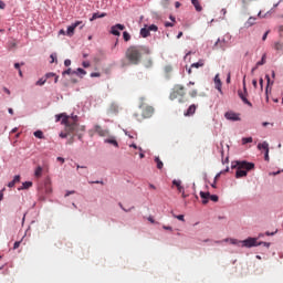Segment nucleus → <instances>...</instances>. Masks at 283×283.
<instances>
[{
    "mask_svg": "<svg viewBox=\"0 0 283 283\" xmlns=\"http://www.w3.org/2000/svg\"><path fill=\"white\" fill-rule=\"evenodd\" d=\"M56 122L62 120V125L65 126L64 133H60V138H67L69 136H73L78 132V116L72 115L69 116L65 113L55 116Z\"/></svg>",
    "mask_w": 283,
    "mask_h": 283,
    "instance_id": "obj_1",
    "label": "nucleus"
},
{
    "mask_svg": "<svg viewBox=\"0 0 283 283\" xmlns=\"http://www.w3.org/2000/svg\"><path fill=\"white\" fill-rule=\"evenodd\" d=\"M144 54H149V49L143 45H130L125 52V56L132 65H138Z\"/></svg>",
    "mask_w": 283,
    "mask_h": 283,
    "instance_id": "obj_2",
    "label": "nucleus"
},
{
    "mask_svg": "<svg viewBox=\"0 0 283 283\" xmlns=\"http://www.w3.org/2000/svg\"><path fill=\"white\" fill-rule=\"evenodd\" d=\"M231 168L237 169L235 178H244L248 171L255 169V164L249 161H232Z\"/></svg>",
    "mask_w": 283,
    "mask_h": 283,
    "instance_id": "obj_3",
    "label": "nucleus"
},
{
    "mask_svg": "<svg viewBox=\"0 0 283 283\" xmlns=\"http://www.w3.org/2000/svg\"><path fill=\"white\" fill-rule=\"evenodd\" d=\"M186 94L187 93L185 92V86L181 84H177L170 92L169 98L170 101H176V98H180L179 103H182V98H185Z\"/></svg>",
    "mask_w": 283,
    "mask_h": 283,
    "instance_id": "obj_4",
    "label": "nucleus"
},
{
    "mask_svg": "<svg viewBox=\"0 0 283 283\" xmlns=\"http://www.w3.org/2000/svg\"><path fill=\"white\" fill-rule=\"evenodd\" d=\"M238 96L243 101L244 105H249V107H253V104L247 98L249 93L247 92V82L243 81V92L238 91Z\"/></svg>",
    "mask_w": 283,
    "mask_h": 283,
    "instance_id": "obj_5",
    "label": "nucleus"
},
{
    "mask_svg": "<svg viewBox=\"0 0 283 283\" xmlns=\"http://www.w3.org/2000/svg\"><path fill=\"white\" fill-rule=\"evenodd\" d=\"M78 25H81L80 30H83V28H85V24L83 23V21H76L67 28L66 35L74 36V31L76 30V28H78Z\"/></svg>",
    "mask_w": 283,
    "mask_h": 283,
    "instance_id": "obj_6",
    "label": "nucleus"
},
{
    "mask_svg": "<svg viewBox=\"0 0 283 283\" xmlns=\"http://www.w3.org/2000/svg\"><path fill=\"white\" fill-rule=\"evenodd\" d=\"M242 247H245L247 249H251V247H258V239L255 238H248L243 241H240Z\"/></svg>",
    "mask_w": 283,
    "mask_h": 283,
    "instance_id": "obj_7",
    "label": "nucleus"
},
{
    "mask_svg": "<svg viewBox=\"0 0 283 283\" xmlns=\"http://www.w3.org/2000/svg\"><path fill=\"white\" fill-rule=\"evenodd\" d=\"M227 48H229V42L226 39H218L213 46L214 50H227Z\"/></svg>",
    "mask_w": 283,
    "mask_h": 283,
    "instance_id": "obj_8",
    "label": "nucleus"
},
{
    "mask_svg": "<svg viewBox=\"0 0 283 283\" xmlns=\"http://www.w3.org/2000/svg\"><path fill=\"white\" fill-rule=\"evenodd\" d=\"M125 30V24L117 23L111 28V34L120 36V31Z\"/></svg>",
    "mask_w": 283,
    "mask_h": 283,
    "instance_id": "obj_9",
    "label": "nucleus"
},
{
    "mask_svg": "<svg viewBox=\"0 0 283 283\" xmlns=\"http://www.w3.org/2000/svg\"><path fill=\"white\" fill-rule=\"evenodd\" d=\"M94 129L95 134H98V136L105 137L109 135V130L103 129L99 125H95Z\"/></svg>",
    "mask_w": 283,
    "mask_h": 283,
    "instance_id": "obj_10",
    "label": "nucleus"
},
{
    "mask_svg": "<svg viewBox=\"0 0 283 283\" xmlns=\"http://www.w3.org/2000/svg\"><path fill=\"white\" fill-rule=\"evenodd\" d=\"M224 117L227 118V120H240V115L234 112H227L224 114Z\"/></svg>",
    "mask_w": 283,
    "mask_h": 283,
    "instance_id": "obj_11",
    "label": "nucleus"
},
{
    "mask_svg": "<svg viewBox=\"0 0 283 283\" xmlns=\"http://www.w3.org/2000/svg\"><path fill=\"white\" fill-rule=\"evenodd\" d=\"M154 115V107L151 106H146L143 111V116L144 118H151V116Z\"/></svg>",
    "mask_w": 283,
    "mask_h": 283,
    "instance_id": "obj_12",
    "label": "nucleus"
},
{
    "mask_svg": "<svg viewBox=\"0 0 283 283\" xmlns=\"http://www.w3.org/2000/svg\"><path fill=\"white\" fill-rule=\"evenodd\" d=\"M214 85H216V90H218V92H220V94H222V81H220L219 74H217L214 76Z\"/></svg>",
    "mask_w": 283,
    "mask_h": 283,
    "instance_id": "obj_13",
    "label": "nucleus"
},
{
    "mask_svg": "<svg viewBox=\"0 0 283 283\" xmlns=\"http://www.w3.org/2000/svg\"><path fill=\"white\" fill-rule=\"evenodd\" d=\"M172 185L175 187H177V190L179 191V193H184L185 192V187H182V181L180 180H172Z\"/></svg>",
    "mask_w": 283,
    "mask_h": 283,
    "instance_id": "obj_14",
    "label": "nucleus"
},
{
    "mask_svg": "<svg viewBox=\"0 0 283 283\" xmlns=\"http://www.w3.org/2000/svg\"><path fill=\"white\" fill-rule=\"evenodd\" d=\"M197 108L198 106H196V104L190 105L187 112L185 113V116H193V114H196Z\"/></svg>",
    "mask_w": 283,
    "mask_h": 283,
    "instance_id": "obj_15",
    "label": "nucleus"
},
{
    "mask_svg": "<svg viewBox=\"0 0 283 283\" xmlns=\"http://www.w3.org/2000/svg\"><path fill=\"white\" fill-rule=\"evenodd\" d=\"M44 191L45 193H52V181L50 179L44 182Z\"/></svg>",
    "mask_w": 283,
    "mask_h": 283,
    "instance_id": "obj_16",
    "label": "nucleus"
},
{
    "mask_svg": "<svg viewBox=\"0 0 283 283\" xmlns=\"http://www.w3.org/2000/svg\"><path fill=\"white\" fill-rule=\"evenodd\" d=\"M197 12H202V6L199 0H190Z\"/></svg>",
    "mask_w": 283,
    "mask_h": 283,
    "instance_id": "obj_17",
    "label": "nucleus"
},
{
    "mask_svg": "<svg viewBox=\"0 0 283 283\" xmlns=\"http://www.w3.org/2000/svg\"><path fill=\"white\" fill-rule=\"evenodd\" d=\"M209 196H211V193L209 192H200V198H202V205H207L209 202Z\"/></svg>",
    "mask_w": 283,
    "mask_h": 283,
    "instance_id": "obj_18",
    "label": "nucleus"
},
{
    "mask_svg": "<svg viewBox=\"0 0 283 283\" xmlns=\"http://www.w3.org/2000/svg\"><path fill=\"white\" fill-rule=\"evenodd\" d=\"M18 182H21V176L19 175L14 176L13 180L8 184V187L12 189Z\"/></svg>",
    "mask_w": 283,
    "mask_h": 283,
    "instance_id": "obj_19",
    "label": "nucleus"
},
{
    "mask_svg": "<svg viewBox=\"0 0 283 283\" xmlns=\"http://www.w3.org/2000/svg\"><path fill=\"white\" fill-rule=\"evenodd\" d=\"M273 48H274V50H275L276 52H283V42H280V41L274 42Z\"/></svg>",
    "mask_w": 283,
    "mask_h": 283,
    "instance_id": "obj_20",
    "label": "nucleus"
},
{
    "mask_svg": "<svg viewBox=\"0 0 283 283\" xmlns=\"http://www.w3.org/2000/svg\"><path fill=\"white\" fill-rule=\"evenodd\" d=\"M252 25H255V18L250 17V18L248 19V21L245 22L244 27H245V28H251Z\"/></svg>",
    "mask_w": 283,
    "mask_h": 283,
    "instance_id": "obj_21",
    "label": "nucleus"
},
{
    "mask_svg": "<svg viewBox=\"0 0 283 283\" xmlns=\"http://www.w3.org/2000/svg\"><path fill=\"white\" fill-rule=\"evenodd\" d=\"M149 29H147V27L145 25V28L140 29V35L143 36V39H147V36H149Z\"/></svg>",
    "mask_w": 283,
    "mask_h": 283,
    "instance_id": "obj_22",
    "label": "nucleus"
},
{
    "mask_svg": "<svg viewBox=\"0 0 283 283\" xmlns=\"http://www.w3.org/2000/svg\"><path fill=\"white\" fill-rule=\"evenodd\" d=\"M191 67H196V69H198V67H205V60H199L198 62L192 63V64H191Z\"/></svg>",
    "mask_w": 283,
    "mask_h": 283,
    "instance_id": "obj_23",
    "label": "nucleus"
},
{
    "mask_svg": "<svg viewBox=\"0 0 283 283\" xmlns=\"http://www.w3.org/2000/svg\"><path fill=\"white\" fill-rule=\"evenodd\" d=\"M164 70L166 72V74H168V78H171V73L174 72V66L167 65V66H165Z\"/></svg>",
    "mask_w": 283,
    "mask_h": 283,
    "instance_id": "obj_24",
    "label": "nucleus"
},
{
    "mask_svg": "<svg viewBox=\"0 0 283 283\" xmlns=\"http://www.w3.org/2000/svg\"><path fill=\"white\" fill-rule=\"evenodd\" d=\"M258 149H264V151H269V143L263 142L258 145Z\"/></svg>",
    "mask_w": 283,
    "mask_h": 283,
    "instance_id": "obj_25",
    "label": "nucleus"
},
{
    "mask_svg": "<svg viewBox=\"0 0 283 283\" xmlns=\"http://www.w3.org/2000/svg\"><path fill=\"white\" fill-rule=\"evenodd\" d=\"M30 187H32V181H25L22 184V187L18 189L19 191H22L23 189H30Z\"/></svg>",
    "mask_w": 283,
    "mask_h": 283,
    "instance_id": "obj_26",
    "label": "nucleus"
},
{
    "mask_svg": "<svg viewBox=\"0 0 283 283\" xmlns=\"http://www.w3.org/2000/svg\"><path fill=\"white\" fill-rule=\"evenodd\" d=\"M155 163L157 165V169H163V167H165V164H163V160H160V157H155Z\"/></svg>",
    "mask_w": 283,
    "mask_h": 283,
    "instance_id": "obj_27",
    "label": "nucleus"
},
{
    "mask_svg": "<svg viewBox=\"0 0 283 283\" xmlns=\"http://www.w3.org/2000/svg\"><path fill=\"white\" fill-rule=\"evenodd\" d=\"M105 13H93L92 18L90 19V21H96V19H103V17H105Z\"/></svg>",
    "mask_w": 283,
    "mask_h": 283,
    "instance_id": "obj_28",
    "label": "nucleus"
},
{
    "mask_svg": "<svg viewBox=\"0 0 283 283\" xmlns=\"http://www.w3.org/2000/svg\"><path fill=\"white\" fill-rule=\"evenodd\" d=\"M105 143H108L109 145H113L114 147H118V142L114 137L105 139Z\"/></svg>",
    "mask_w": 283,
    "mask_h": 283,
    "instance_id": "obj_29",
    "label": "nucleus"
},
{
    "mask_svg": "<svg viewBox=\"0 0 283 283\" xmlns=\"http://www.w3.org/2000/svg\"><path fill=\"white\" fill-rule=\"evenodd\" d=\"M42 175H43V168L41 166H39L35 169L34 176H35V178H41Z\"/></svg>",
    "mask_w": 283,
    "mask_h": 283,
    "instance_id": "obj_30",
    "label": "nucleus"
},
{
    "mask_svg": "<svg viewBox=\"0 0 283 283\" xmlns=\"http://www.w3.org/2000/svg\"><path fill=\"white\" fill-rule=\"evenodd\" d=\"M266 63V53L262 55L261 61L256 62V67H260V65H264Z\"/></svg>",
    "mask_w": 283,
    "mask_h": 283,
    "instance_id": "obj_31",
    "label": "nucleus"
},
{
    "mask_svg": "<svg viewBox=\"0 0 283 283\" xmlns=\"http://www.w3.org/2000/svg\"><path fill=\"white\" fill-rule=\"evenodd\" d=\"M265 78L268 81V85H266V88H265V94L269 95V86L273 85V81L271 82V77L269 75H265Z\"/></svg>",
    "mask_w": 283,
    "mask_h": 283,
    "instance_id": "obj_32",
    "label": "nucleus"
},
{
    "mask_svg": "<svg viewBox=\"0 0 283 283\" xmlns=\"http://www.w3.org/2000/svg\"><path fill=\"white\" fill-rule=\"evenodd\" d=\"M123 39H124V41H130L132 40V35L129 34V32H127V31H124L123 32Z\"/></svg>",
    "mask_w": 283,
    "mask_h": 283,
    "instance_id": "obj_33",
    "label": "nucleus"
},
{
    "mask_svg": "<svg viewBox=\"0 0 283 283\" xmlns=\"http://www.w3.org/2000/svg\"><path fill=\"white\" fill-rule=\"evenodd\" d=\"M146 28L148 29V32H158V27L156 24H151Z\"/></svg>",
    "mask_w": 283,
    "mask_h": 283,
    "instance_id": "obj_34",
    "label": "nucleus"
},
{
    "mask_svg": "<svg viewBox=\"0 0 283 283\" xmlns=\"http://www.w3.org/2000/svg\"><path fill=\"white\" fill-rule=\"evenodd\" d=\"M249 143H253V137H244V138H242V145H247Z\"/></svg>",
    "mask_w": 283,
    "mask_h": 283,
    "instance_id": "obj_35",
    "label": "nucleus"
},
{
    "mask_svg": "<svg viewBox=\"0 0 283 283\" xmlns=\"http://www.w3.org/2000/svg\"><path fill=\"white\" fill-rule=\"evenodd\" d=\"M33 135L35 136V138H40V139H43V133L41 130H36L33 133Z\"/></svg>",
    "mask_w": 283,
    "mask_h": 283,
    "instance_id": "obj_36",
    "label": "nucleus"
},
{
    "mask_svg": "<svg viewBox=\"0 0 283 283\" xmlns=\"http://www.w3.org/2000/svg\"><path fill=\"white\" fill-rule=\"evenodd\" d=\"M189 96H190L191 98H196V96H198V90H192V91H190V92H189Z\"/></svg>",
    "mask_w": 283,
    "mask_h": 283,
    "instance_id": "obj_37",
    "label": "nucleus"
},
{
    "mask_svg": "<svg viewBox=\"0 0 283 283\" xmlns=\"http://www.w3.org/2000/svg\"><path fill=\"white\" fill-rule=\"evenodd\" d=\"M46 81H48V80L40 78V80L35 83V85H38V86L41 87V86L45 85Z\"/></svg>",
    "mask_w": 283,
    "mask_h": 283,
    "instance_id": "obj_38",
    "label": "nucleus"
},
{
    "mask_svg": "<svg viewBox=\"0 0 283 283\" xmlns=\"http://www.w3.org/2000/svg\"><path fill=\"white\" fill-rule=\"evenodd\" d=\"M209 199H210L212 202H218V200H219L218 195H210V196H209Z\"/></svg>",
    "mask_w": 283,
    "mask_h": 283,
    "instance_id": "obj_39",
    "label": "nucleus"
},
{
    "mask_svg": "<svg viewBox=\"0 0 283 283\" xmlns=\"http://www.w3.org/2000/svg\"><path fill=\"white\" fill-rule=\"evenodd\" d=\"M277 32H279V36L282 39L283 38V25H279Z\"/></svg>",
    "mask_w": 283,
    "mask_h": 283,
    "instance_id": "obj_40",
    "label": "nucleus"
},
{
    "mask_svg": "<svg viewBox=\"0 0 283 283\" xmlns=\"http://www.w3.org/2000/svg\"><path fill=\"white\" fill-rule=\"evenodd\" d=\"M174 218H176L177 220H180L181 222H185V216L184 214L174 216Z\"/></svg>",
    "mask_w": 283,
    "mask_h": 283,
    "instance_id": "obj_41",
    "label": "nucleus"
},
{
    "mask_svg": "<svg viewBox=\"0 0 283 283\" xmlns=\"http://www.w3.org/2000/svg\"><path fill=\"white\" fill-rule=\"evenodd\" d=\"M21 247V241H15L13 244V249L17 250Z\"/></svg>",
    "mask_w": 283,
    "mask_h": 283,
    "instance_id": "obj_42",
    "label": "nucleus"
},
{
    "mask_svg": "<svg viewBox=\"0 0 283 283\" xmlns=\"http://www.w3.org/2000/svg\"><path fill=\"white\" fill-rule=\"evenodd\" d=\"M259 84H260L261 92H262V90H264V80L262 77L259 80Z\"/></svg>",
    "mask_w": 283,
    "mask_h": 283,
    "instance_id": "obj_43",
    "label": "nucleus"
},
{
    "mask_svg": "<svg viewBox=\"0 0 283 283\" xmlns=\"http://www.w3.org/2000/svg\"><path fill=\"white\" fill-rule=\"evenodd\" d=\"M76 74H83V75H85V74H87V72H85V70H83V69H77Z\"/></svg>",
    "mask_w": 283,
    "mask_h": 283,
    "instance_id": "obj_44",
    "label": "nucleus"
},
{
    "mask_svg": "<svg viewBox=\"0 0 283 283\" xmlns=\"http://www.w3.org/2000/svg\"><path fill=\"white\" fill-rule=\"evenodd\" d=\"M64 65H65V67H70V65H72V61L71 60H65Z\"/></svg>",
    "mask_w": 283,
    "mask_h": 283,
    "instance_id": "obj_45",
    "label": "nucleus"
},
{
    "mask_svg": "<svg viewBox=\"0 0 283 283\" xmlns=\"http://www.w3.org/2000/svg\"><path fill=\"white\" fill-rule=\"evenodd\" d=\"M54 76H56V74H54V73H46V74H45V77H46V78H52V77H54Z\"/></svg>",
    "mask_w": 283,
    "mask_h": 283,
    "instance_id": "obj_46",
    "label": "nucleus"
},
{
    "mask_svg": "<svg viewBox=\"0 0 283 283\" xmlns=\"http://www.w3.org/2000/svg\"><path fill=\"white\" fill-rule=\"evenodd\" d=\"M101 76V73H91L92 78H98Z\"/></svg>",
    "mask_w": 283,
    "mask_h": 283,
    "instance_id": "obj_47",
    "label": "nucleus"
},
{
    "mask_svg": "<svg viewBox=\"0 0 283 283\" xmlns=\"http://www.w3.org/2000/svg\"><path fill=\"white\" fill-rule=\"evenodd\" d=\"M270 32H271V31L268 30V31L263 34L262 41H265V40H266V38L269 36Z\"/></svg>",
    "mask_w": 283,
    "mask_h": 283,
    "instance_id": "obj_48",
    "label": "nucleus"
},
{
    "mask_svg": "<svg viewBox=\"0 0 283 283\" xmlns=\"http://www.w3.org/2000/svg\"><path fill=\"white\" fill-rule=\"evenodd\" d=\"M74 135L75 134H73L72 137L67 140V145H73V143H74Z\"/></svg>",
    "mask_w": 283,
    "mask_h": 283,
    "instance_id": "obj_49",
    "label": "nucleus"
},
{
    "mask_svg": "<svg viewBox=\"0 0 283 283\" xmlns=\"http://www.w3.org/2000/svg\"><path fill=\"white\" fill-rule=\"evenodd\" d=\"M0 10H6V2L0 0Z\"/></svg>",
    "mask_w": 283,
    "mask_h": 283,
    "instance_id": "obj_50",
    "label": "nucleus"
},
{
    "mask_svg": "<svg viewBox=\"0 0 283 283\" xmlns=\"http://www.w3.org/2000/svg\"><path fill=\"white\" fill-rule=\"evenodd\" d=\"M220 176H222V172H218L214 177V182H218V180L220 179Z\"/></svg>",
    "mask_w": 283,
    "mask_h": 283,
    "instance_id": "obj_51",
    "label": "nucleus"
},
{
    "mask_svg": "<svg viewBox=\"0 0 283 283\" xmlns=\"http://www.w3.org/2000/svg\"><path fill=\"white\" fill-rule=\"evenodd\" d=\"M62 74H63V76H65V74H67V75L72 74V69H67Z\"/></svg>",
    "mask_w": 283,
    "mask_h": 283,
    "instance_id": "obj_52",
    "label": "nucleus"
},
{
    "mask_svg": "<svg viewBox=\"0 0 283 283\" xmlns=\"http://www.w3.org/2000/svg\"><path fill=\"white\" fill-rule=\"evenodd\" d=\"M165 27H166V28H174V23H172V22H166V23H165Z\"/></svg>",
    "mask_w": 283,
    "mask_h": 283,
    "instance_id": "obj_53",
    "label": "nucleus"
},
{
    "mask_svg": "<svg viewBox=\"0 0 283 283\" xmlns=\"http://www.w3.org/2000/svg\"><path fill=\"white\" fill-rule=\"evenodd\" d=\"M82 65H83V67H90L91 64H90V62L85 61L82 63Z\"/></svg>",
    "mask_w": 283,
    "mask_h": 283,
    "instance_id": "obj_54",
    "label": "nucleus"
},
{
    "mask_svg": "<svg viewBox=\"0 0 283 283\" xmlns=\"http://www.w3.org/2000/svg\"><path fill=\"white\" fill-rule=\"evenodd\" d=\"M231 242H232V244H242L241 241H238L235 239H232Z\"/></svg>",
    "mask_w": 283,
    "mask_h": 283,
    "instance_id": "obj_55",
    "label": "nucleus"
},
{
    "mask_svg": "<svg viewBox=\"0 0 283 283\" xmlns=\"http://www.w3.org/2000/svg\"><path fill=\"white\" fill-rule=\"evenodd\" d=\"M56 61V56L54 54H51V63H54Z\"/></svg>",
    "mask_w": 283,
    "mask_h": 283,
    "instance_id": "obj_56",
    "label": "nucleus"
},
{
    "mask_svg": "<svg viewBox=\"0 0 283 283\" xmlns=\"http://www.w3.org/2000/svg\"><path fill=\"white\" fill-rule=\"evenodd\" d=\"M260 244H263L264 247H271V243H266V242L258 243V247H260Z\"/></svg>",
    "mask_w": 283,
    "mask_h": 283,
    "instance_id": "obj_57",
    "label": "nucleus"
},
{
    "mask_svg": "<svg viewBox=\"0 0 283 283\" xmlns=\"http://www.w3.org/2000/svg\"><path fill=\"white\" fill-rule=\"evenodd\" d=\"M163 4L167 8L169 6V0H163Z\"/></svg>",
    "mask_w": 283,
    "mask_h": 283,
    "instance_id": "obj_58",
    "label": "nucleus"
},
{
    "mask_svg": "<svg viewBox=\"0 0 283 283\" xmlns=\"http://www.w3.org/2000/svg\"><path fill=\"white\" fill-rule=\"evenodd\" d=\"M252 85H253V87L256 88V87H258V80H253V81H252Z\"/></svg>",
    "mask_w": 283,
    "mask_h": 283,
    "instance_id": "obj_59",
    "label": "nucleus"
},
{
    "mask_svg": "<svg viewBox=\"0 0 283 283\" xmlns=\"http://www.w3.org/2000/svg\"><path fill=\"white\" fill-rule=\"evenodd\" d=\"M164 229H166V231H174V228H171V227H166V226H164Z\"/></svg>",
    "mask_w": 283,
    "mask_h": 283,
    "instance_id": "obj_60",
    "label": "nucleus"
},
{
    "mask_svg": "<svg viewBox=\"0 0 283 283\" xmlns=\"http://www.w3.org/2000/svg\"><path fill=\"white\" fill-rule=\"evenodd\" d=\"M72 193H75V191L72 190V191L66 192V193H65V198H67V196H72Z\"/></svg>",
    "mask_w": 283,
    "mask_h": 283,
    "instance_id": "obj_61",
    "label": "nucleus"
},
{
    "mask_svg": "<svg viewBox=\"0 0 283 283\" xmlns=\"http://www.w3.org/2000/svg\"><path fill=\"white\" fill-rule=\"evenodd\" d=\"M59 163H65V159L63 157H57Z\"/></svg>",
    "mask_w": 283,
    "mask_h": 283,
    "instance_id": "obj_62",
    "label": "nucleus"
},
{
    "mask_svg": "<svg viewBox=\"0 0 283 283\" xmlns=\"http://www.w3.org/2000/svg\"><path fill=\"white\" fill-rule=\"evenodd\" d=\"M265 160H269V150H265V156H264Z\"/></svg>",
    "mask_w": 283,
    "mask_h": 283,
    "instance_id": "obj_63",
    "label": "nucleus"
},
{
    "mask_svg": "<svg viewBox=\"0 0 283 283\" xmlns=\"http://www.w3.org/2000/svg\"><path fill=\"white\" fill-rule=\"evenodd\" d=\"M180 6H181V4H180V2H179V1L175 2V8H177V9H178V8H180Z\"/></svg>",
    "mask_w": 283,
    "mask_h": 283,
    "instance_id": "obj_64",
    "label": "nucleus"
}]
</instances>
